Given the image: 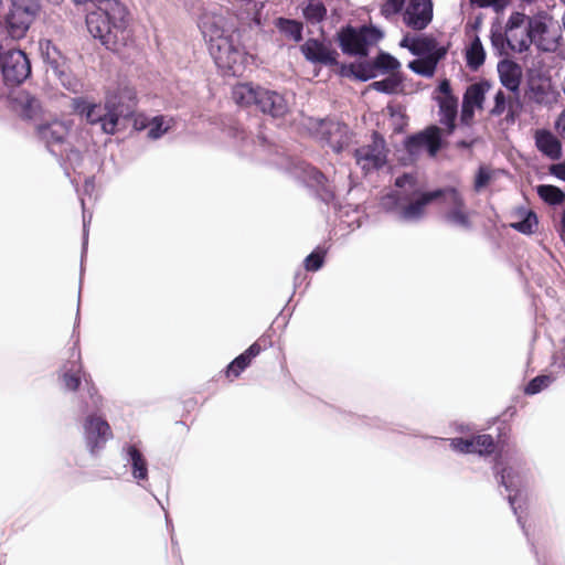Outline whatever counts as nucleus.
Wrapping results in <instances>:
<instances>
[{"mask_svg":"<svg viewBox=\"0 0 565 565\" xmlns=\"http://www.w3.org/2000/svg\"><path fill=\"white\" fill-rule=\"evenodd\" d=\"M404 4L405 0H386L381 7V14L390 19L401 12Z\"/></svg>","mask_w":565,"mask_h":565,"instance_id":"nucleus-44","label":"nucleus"},{"mask_svg":"<svg viewBox=\"0 0 565 565\" xmlns=\"http://www.w3.org/2000/svg\"><path fill=\"white\" fill-rule=\"evenodd\" d=\"M349 72L358 79L367 81L377 76L374 62H359L349 66Z\"/></svg>","mask_w":565,"mask_h":565,"instance_id":"nucleus-39","label":"nucleus"},{"mask_svg":"<svg viewBox=\"0 0 565 565\" xmlns=\"http://www.w3.org/2000/svg\"><path fill=\"white\" fill-rule=\"evenodd\" d=\"M500 462H497L495 469L500 473L501 483L509 491V502L514 513H518L516 499L521 492V488L527 483L525 470L520 466H509L508 468L499 469Z\"/></svg>","mask_w":565,"mask_h":565,"instance_id":"nucleus-17","label":"nucleus"},{"mask_svg":"<svg viewBox=\"0 0 565 565\" xmlns=\"http://www.w3.org/2000/svg\"><path fill=\"white\" fill-rule=\"evenodd\" d=\"M495 178V171L488 167H480L475 180V189L480 191Z\"/></svg>","mask_w":565,"mask_h":565,"instance_id":"nucleus-43","label":"nucleus"},{"mask_svg":"<svg viewBox=\"0 0 565 565\" xmlns=\"http://www.w3.org/2000/svg\"><path fill=\"white\" fill-rule=\"evenodd\" d=\"M301 52L307 60L312 62L324 64H333L335 62V52L317 40H308L301 46Z\"/></svg>","mask_w":565,"mask_h":565,"instance_id":"nucleus-25","label":"nucleus"},{"mask_svg":"<svg viewBox=\"0 0 565 565\" xmlns=\"http://www.w3.org/2000/svg\"><path fill=\"white\" fill-rule=\"evenodd\" d=\"M460 146H462V147H468V143H467V142H465V141H462V142H460Z\"/></svg>","mask_w":565,"mask_h":565,"instance_id":"nucleus-58","label":"nucleus"},{"mask_svg":"<svg viewBox=\"0 0 565 565\" xmlns=\"http://www.w3.org/2000/svg\"><path fill=\"white\" fill-rule=\"evenodd\" d=\"M82 379H84V381H87V377H85V374L82 372Z\"/></svg>","mask_w":565,"mask_h":565,"instance_id":"nucleus-59","label":"nucleus"},{"mask_svg":"<svg viewBox=\"0 0 565 565\" xmlns=\"http://www.w3.org/2000/svg\"><path fill=\"white\" fill-rule=\"evenodd\" d=\"M536 226L537 217L533 212H527L522 221L512 223V227L523 234H532Z\"/></svg>","mask_w":565,"mask_h":565,"instance_id":"nucleus-40","label":"nucleus"},{"mask_svg":"<svg viewBox=\"0 0 565 565\" xmlns=\"http://www.w3.org/2000/svg\"><path fill=\"white\" fill-rule=\"evenodd\" d=\"M30 73V62L24 52L20 50H10L4 54L2 74L8 84H20L28 78Z\"/></svg>","mask_w":565,"mask_h":565,"instance_id":"nucleus-13","label":"nucleus"},{"mask_svg":"<svg viewBox=\"0 0 565 565\" xmlns=\"http://www.w3.org/2000/svg\"><path fill=\"white\" fill-rule=\"evenodd\" d=\"M539 196L551 205H558L565 201V193L554 185L542 184L536 188Z\"/></svg>","mask_w":565,"mask_h":565,"instance_id":"nucleus-36","label":"nucleus"},{"mask_svg":"<svg viewBox=\"0 0 565 565\" xmlns=\"http://www.w3.org/2000/svg\"><path fill=\"white\" fill-rule=\"evenodd\" d=\"M498 73L504 87L511 92L518 90L522 75L521 67L518 64L508 60L501 61L498 64Z\"/></svg>","mask_w":565,"mask_h":565,"instance_id":"nucleus-27","label":"nucleus"},{"mask_svg":"<svg viewBox=\"0 0 565 565\" xmlns=\"http://www.w3.org/2000/svg\"><path fill=\"white\" fill-rule=\"evenodd\" d=\"M531 17L522 12H513L505 25V39L509 47L518 53L525 52L533 43L530 30Z\"/></svg>","mask_w":565,"mask_h":565,"instance_id":"nucleus-10","label":"nucleus"},{"mask_svg":"<svg viewBox=\"0 0 565 565\" xmlns=\"http://www.w3.org/2000/svg\"><path fill=\"white\" fill-rule=\"evenodd\" d=\"M307 127L318 139L327 142L335 152L343 150L351 140L348 126L333 119L320 120L309 118Z\"/></svg>","mask_w":565,"mask_h":565,"instance_id":"nucleus-7","label":"nucleus"},{"mask_svg":"<svg viewBox=\"0 0 565 565\" xmlns=\"http://www.w3.org/2000/svg\"><path fill=\"white\" fill-rule=\"evenodd\" d=\"M415 40H416L415 36L405 35L399 44L402 47H406L412 52L414 44H415Z\"/></svg>","mask_w":565,"mask_h":565,"instance_id":"nucleus-54","label":"nucleus"},{"mask_svg":"<svg viewBox=\"0 0 565 565\" xmlns=\"http://www.w3.org/2000/svg\"><path fill=\"white\" fill-rule=\"evenodd\" d=\"M471 4L477 6L479 8H486V7H495L500 8L504 6L508 0H470Z\"/></svg>","mask_w":565,"mask_h":565,"instance_id":"nucleus-50","label":"nucleus"},{"mask_svg":"<svg viewBox=\"0 0 565 565\" xmlns=\"http://www.w3.org/2000/svg\"><path fill=\"white\" fill-rule=\"evenodd\" d=\"M70 129V122L54 120L50 124L40 126L39 135L49 147H52L54 145L62 143L68 136Z\"/></svg>","mask_w":565,"mask_h":565,"instance_id":"nucleus-24","label":"nucleus"},{"mask_svg":"<svg viewBox=\"0 0 565 565\" xmlns=\"http://www.w3.org/2000/svg\"><path fill=\"white\" fill-rule=\"evenodd\" d=\"M134 95L128 88L109 94L105 104H93L83 98L72 99L75 111L86 118L90 125H99L103 132L113 135L116 131L120 116H128L132 110Z\"/></svg>","mask_w":565,"mask_h":565,"instance_id":"nucleus-1","label":"nucleus"},{"mask_svg":"<svg viewBox=\"0 0 565 565\" xmlns=\"http://www.w3.org/2000/svg\"><path fill=\"white\" fill-rule=\"evenodd\" d=\"M41 10L40 2H10L3 15L8 35L13 40L23 39Z\"/></svg>","mask_w":565,"mask_h":565,"instance_id":"nucleus-4","label":"nucleus"},{"mask_svg":"<svg viewBox=\"0 0 565 565\" xmlns=\"http://www.w3.org/2000/svg\"><path fill=\"white\" fill-rule=\"evenodd\" d=\"M307 127L318 139L327 142L335 152L343 150L351 140L348 126L333 119L320 120L309 118Z\"/></svg>","mask_w":565,"mask_h":565,"instance_id":"nucleus-8","label":"nucleus"},{"mask_svg":"<svg viewBox=\"0 0 565 565\" xmlns=\"http://www.w3.org/2000/svg\"><path fill=\"white\" fill-rule=\"evenodd\" d=\"M172 118H167L164 116H156L146 126V128L148 129L147 134L151 139H158L162 137L172 127Z\"/></svg>","mask_w":565,"mask_h":565,"instance_id":"nucleus-35","label":"nucleus"},{"mask_svg":"<svg viewBox=\"0 0 565 565\" xmlns=\"http://www.w3.org/2000/svg\"><path fill=\"white\" fill-rule=\"evenodd\" d=\"M375 70L379 74L399 73L401 63L387 53H381L374 61Z\"/></svg>","mask_w":565,"mask_h":565,"instance_id":"nucleus-38","label":"nucleus"},{"mask_svg":"<svg viewBox=\"0 0 565 565\" xmlns=\"http://www.w3.org/2000/svg\"><path fill=\"white\" fill-rule=\"evenodd\" d=\"M530 30L533 43L540 51L555 52L561 44V33L554 26L553 18L545 11L531 15Z\"/></svg>","mask_w":565,"mask_h":565,"instance_id":"nucleus-6","label":"nucleus"},{"mask_svg":"<svg viewBox=\"0 0 565 565\" xmlns=\"http://www.w3.org/2000/svg\"><path fill=\"white\" fill-rule=\"evenodd\" d=\"M13 107L26 118H35L42 110L41 103L28 92L19 90L12 97Z\"/></svg>","mask_w":565,"mask_h":565,"instance_id":"nucleus-28","label":"nucleus"},{"mask_svg":"<svg viewBox=\"0 0 565 565\" xmlns=\"http://www.w3.org/2000/svg\"><path fill=\"white\" fill-rule=\"evenodd\" d=\"M83 223H84V245H85V244H86V242H87V231H86L87 220H86V216H85V215H84Z\"/></svg>","mask_w":565,"mask_h":565,"instance_id":"nucleus-57","label":"nucleus"},{"mask_svg":"<svg viewBox=\"0 0 565 565\" xmlns=\"http://www.w3.org/2000/svg\"><path fill=\"white\" fill-rule=\"evenodd\" d=\"M486 51L483 45L479 39V36L475 35L470 43L466 47V61L468 67L471 70H478L484 62Z\"/></svg>","mask_w":565,"mask_h":565,"instance_id":"nucleus-32","label":"nucleus"},{"mask_svg":"<svg viewBox=\"0 0 565 565\" xmlns=\"http://www.w3.org/2000/svg\"><path fill=\"white\" fill-rule=\"evenodd\" d=\"M302 12L306 20L309 23L315 24L321 22L324 19L327 9L321 1L309 0Z\"/></svg>","mask_w":565,"mask_h":565,"instance_id":"nucleus-37","label":"nucleus"},{"mask_svg":"<svg viewBox=\"0 0 565 565\" xmlns=\"http://www.w3.org/2000/svg\"><path fill=\"white\" fill-rule=\"evenodd\" d=\"M395 185L397 189L383 196L381 204L387 211H396L405 221L419 220L427 204L441 195V190L417 194L414 178L409 174L397 178Z\"/></svg>","mask_w":565,"mask_h":565,"instance_id":"nucleus-2","label":"nucleus"},{"mask_svg":"<svg viewBox=\"0 0 565 565\" xmlns=\"http://www.w3.org/2000/svg\"><path fill=\"white\" fill-rule=\"evenodd\" d=\"M554 379L550 375H540L533 379L525 387V393L529 395L537 394L547 387Z\"/></svg>","mask_w":565,"mask_h":565,"instance_id":"nucleus-41","label":"nucleus"},{"mask_svg":"<svg viewBox=\"0 0 565 565\" xmlns=\"http://www.w3.org/2000/svg\"><path fill=\"white\" fill-rule=\"evenodd\" d=\"M370 88L385 94L401 93L403 92L402 75L401 73H391L386 78L373 82Z\"/></svg>","mask_w":565,"mask_h":565,"instance_id":"nucleus-33","label":"nucleus"},{"mask_svg":"<svg viewBox=\"0 0 565 565\" xmlns=\"http://www.w3.org/2000/svg\"><path fill=\"white\" fill-rule=\"evenodd\" d=\"M275 24L289 40L299 42L302 39V24L300 22L279 18L276 20Z\"/></svg>","mask_w":565,"mask_h":565,"instance_id":"nucleus-34","label":"nucleus"},{"mask_svg":"<svg viewBox=\"0 0 565 565\" xmlns=\"http://www.w3.org/2000/svg\"><path fill=\"white\" fill-rule=\"evenodd\" d=\"M82 372L81 354L74 350L72 359L61 369L60 379L63 383V387L67 391H76L82 382Z\"/></svg>","mask_w":565,"mask_h":565,"instance_id":"nucleus-23","label":"nucleus"},{"mask_svg":"<svg viewBox=\"0 0 565 565\" xmlns=\"http://www.w3.org/2000/svg\"><path fill=\"white\" fill-rule=\"evenodd\" d=\"M445 53L444 49H438L425 57L409 62L408 67L418 75L431 77L435 74L439 60Z\"/></svg>","mask_w":565,"mask_h":565,"instance_id":"nucleus-30","label":"nucleus"},{"mask_svg":"<svg viewBox=\"0 0 565 565\" xmlns=\"http://www.w3.org/2000/svg\"><path fill=\"white\" fill-rule=\"evenodd\" d=\"M434 46L435 42L433 40L427 38H416L412 53L414 55H424L426 53L430 54Z\"/></svg>","mask_w":565,"mask_h":565,"instance_id":"nucleus-46","label":"nucleus"},{"mask_svg":"<svg viewBox=\"0 0 565 565\" xmlns=\"http://www.w3.org/2000/svg\"><path fill=\"white\" fill-rule=\"evenodd\" d=\"M323 264V254L313 252L305 259V267L307 270H318Z\"/></svg>","mask_w":565,"mask_h":565,"instance_id":"nucleus-47","label":"nucleus"},{"mask_svg":"<svg viewBox=\"0 0 565 565\" xmlns=\"http://www.w3.org/2000/svg\"><path fill=\"white\" fill-rule=\"evenodd\" d=\"M260 92H263V88L254 87L252 84H238L233 88V99L241 106H257Z\"/></svg>","mask_w":565,"mask_h":565,"instance_id":"nucleus-31","label":"nucleus"},{"mask_svg":"<svg viewBox=\"0 0 565 565\" xmlns=\"http://www.w3.org/2000/svg\"><path fill=\"white\" fill-rule=\"evenodd\" d=\"M60 79L62 85L73 93H77L82 87L79 81L72 77L71 75L62 74Z\"/></svg>","mask_w":565,"mask_h":565,"instance_id":"nucleus-48","label":"nucleus"},{"mask_svg":"<svg viewBox=\"0 0 565 565\" xmlns=\"http://www.w3.org/2000/svg\"><path fill=\"white\" fill-rule=\"evenodd\" d=\"M434 98L439 107L440 122L447 126L449 134L452 132L458 113V99L451 94L449 81H441Z\"/></svg>","mask_w":565,"mask_h":565,"instance_id":"nucleus-15","label":"nucleus"},{"mask_svg":"<svg viewBox=\"0 0 565 565\" xmlns=\"http://www.w3.org/2000/svg\"><path fill=\"white\" fill-rule=\"evenodd\" d=\"M490 85L487 82L475 83L468 86L462 100L461 121L469 125L477 109H482L486 94Z\"/></svg>","mask_w":565,"mask_h":565,"instance_id":"nucleus-19","label":"nucleus"},{"mask_svg":"<svg viewBox=\"0 0 565 565\" xmlns=\"http://www.w3.org/2000/svg\"><path fill=\"white\" fill-rule=\"evenodd\" d=\"M257 107L263 113L279 118L288 113L289 103L284 95L263 88Z\"/></svg>","mask_w":565,"mask_h":565,"instance_id":"nucleus-22","label":"nucleus"},{"mask_svg":"<svg viewBox=\"0 0 565 565\" xmlns=\"http://www.w3.org/2000/svg\"><path fill=\"white\" fill-rule=\"evenodd\" d=\"M215 64L226 75H242L247 65L254 62V56L247 54L232 40H222L221 45L213 44L210 51Z\"/></svg>","mask_w":565,"mask_h":565,"instance_id":"nucleus-3","label":"nucleus"},{"mask_svg":"<svg viewBox=\"0 0 565 565\" xmlns=\"http://www.w3.org/2000/svg\"><path fill=\"white\" fill-rule=\"evenodd\" d=\"M450 447L460 454H478L483 456L493 451L494 443L490 435H478L470 439L452 438L450 439Z\"/></svg>","mask_w":565,"mask_h":565,"instance_id":"nucleus-21","label":"nucleus"},{"mask_svg":"<svg viewBox=\"0 0 565 565\" xmlns=\"http://www.w3.org/2000/svg\"><path fill=\"white\" fill-rule=\"evenodd\" d=\"M199 25L204 39L209 42L210 51H212L213 44L221 45L222 40H232L233 38L225 29V21L221 15L205 13L201 17Z\"/></svg>","mask_w":565,"mask_h":565,"instance_id":"nucleus-20","label":"nucleus"},{"mask_svg":"<svg viewBox=\"0 0 565 565\" xmlns=\"http://www.w3.org/2000/svg\"><path fill=\"white\" fill-rule=\"evenodd\" d=\"M250 361L252 360L245 353H242L228 365L226 371L227 376L237 377L241 372L249 365Z\"/></svg>","mask_w":565,"mask_h":565,"instance_id":"nucleus-42","label":"nucleus"},{"mask_svg":"<svg viewBox=\"0 0 565 565\" xmlns=\"http://www.w3.org/2000/svg\"><path fill=\"white\" fill-rule=\"evenodd\" d=\"M535 145L542 153L553 160L562 156L561 142L551 131L537 130L535 132Z\"/></svg>","mask_w":565,"mask_h":565,"instance_id":"nucleus-29","label":"nucleus"},{"mask_svg":"<svg viewBox=\"0 0 565 565\" xmlns=\"http://www.w3.org/2000/svg\"><path fill=\"white\" fill-rule=\"evenodd\" d=\"M556 129L563 137H565V109L561 113L556 120Z\"/></svg>","mask_w":565,"mask_h":565,"instance_id":"nucleus-53","label":"nucleus"},{"mask_svg":"<svg viewBox=\"0 0 565 565\" xmlns=\"http://www.w3.org/2000/svg\"><path fill=\"white\" fill-rule=\"evenodd\" d=\"M441 130L431 126L425 131L408 138L406 148L411 154L418 156L427 152L430 157H435L440 148Z\"/></svg>","mask_w":565,"mask_h":565,"instance_id":"nucleus-18","label":"nucleus"},{"mask_svg":"<svg viewBox=\"0 0 565 565\" xmlns=\"http://www.w3.org/2000/svg\"><path fill=\"white\" fill-rule=\"evenodd\" d=\"M565 3V0H562Z\"/></svg>","mask_w":565,"mask_h":565,"instance_id":"nucleus-61","label":"nucleus"},{"mask_svg":"<svg viewBox=\"0 0 565 565\" xmlns=\"http://www.w3.org/2000/svg\"><path fill=\"white\" fill-rule=\"evenodd\" d=\"M558 235L565 242V210L562 213L561 223L558 226Z\"/></svg>","mask_w":565,"mask_h":565,"instance_id":"nucleus-56","label":"nucleus"},{"mask_svg":"<svg viewBox=\"0 0 565 565\" xmlns=\"http://www.w3.org/2000/svg\"><path fill=\"white\" fill-rule=\"evenodd\" d=\"M83 434L86 447L90 454L98 452L113 437V431L107 420L96 414H90L83 422Z\"/></svg>","mask_w":565,"mask_h":565,"instance_id":"nucleus-11","label":"nucleus"},{"mask_svg":"<svg viewBox=\"0 0 565 565\" xmlns=\"http://www.w3.org/2000/svg\"><path fill=\"white\" fill-rule=\"evenodd\" d=\"M307 127L318 139L327 142L335 152L343 150L351 140L348 126L333 119L320 120L309 118Z\"/></svg>","mask_w":565,"mask_h":565,"instance_id":"nucleus-9","label":"nucleus"},{"mask_svg":"<svg viewBox=\"0 0 565 565\" xmlns=\"http://www.w3.org/2000/svg\"><path fill=\"white\" fill-rule=\"evenodd\" d=\"M383 38L381 30L374 26L359 29L348 26L339 33L340 45L344 53L366 55L367 47L376 44Z\"/></svg>","mask_w":565,"mask_h":565,"instance_id":"nucleus-5","label":"nucleus"},{"mask_svg":"<svg viewBox=\"0 0 565 565\" xmlns=\"http://www.w3.org/2000/svg\"><path fill=\"white\" fill-rule=\"evenodd\" d=\"M531 98L536 103L546 104L551 102L552 93L550 92V85H540L537 87H531Z\"/></svg>","mask_w":565,"mask_h":565,"instance_id":"nucleus-45","label":"nucleus"},{"mask_svg":"<svg viewBox=\"0 0 565 565\" xmlns=\"http://www.w3.org/2000/svg\"><path fill=\"white\" fill-rule=\"evenodd\" d=\"M127 465L131 468V475L135 480L146 481L148 479V462L145 456L135 445H129L126 448Z\"/></svg>","mask_w":565,"mask_h":565,"instance_id":"nucleus-26","label":"nucleus"},{"mask_svg":"<svg viewBox=\"0 0 565 565\" xmlns=\"http://www.w3.org/2000/svg\"><path fill=\"white\" fill-rule=\"evenodd\" d=\"M93 391H94V387H90V388H89V394H92V395H93Z\"/></svg>","mask_w":565,"mask_h":565,"instance_id":"nucleus-60","label":"nucleus"},{"mask_svg":"<svg viewBox=\"0 0 565 565\" xmlns=\"http://www.w3.org/2000/svg\"><path fill=\"white\" fill-rule=\"evenodd\" d=\"M310 179L317 184V185H322L323 184V181H324V175L318 171L317 169L315 168H310Z\"/></svg>","mask_w":565,"mask_h":565,"instance_id":"nucleus-52","label":"nucleus"},{"mask_svg":"<svg viewBox=\"0 0 565 565\" xmlns=\"http://www.w3.org/2000/svg\"><path fill=\"white\" fill-rule=\"evenodd\" d=\"M440 200L445 206L444 217L447 223L462 230L470 228V214L466 210L463 200L456 189L441 190Z\"/></svg>","mask_w":565,"mask_h":565,"instance_id":"nucleus-12","label":"nucleus"},{"mask_svg":"<svg viewBox=\"0 0 565 565\" xmlns=\"http://www.w3.org/2000/svg\"><path fill=\"white\" fill-rule=\"evenodd\" d=\"M356 164L364 171L381 168L386 162L385 142L379 136H374L371 145L356 149Z\"/></svg>","mask_w":565,"mask_h":565,"instance_id":"nucleus-16","label":"nucleus"},{"mask_svg":"<svg viewBox=\"0 0 565 565\" xmlns=\"http://www.w3.org/2000/svg\"><path fill=\"white\" fill-rule=\"evenodd\" d=\"M550 172L557 179L565 181V161L551 166Z\"/></svg>","mask_w":565,"mask_h":565,"instance_id":"nucleus-51","label":"nucleus"},{"mask_svg":"<svg viewBox=\"0 0 565 565\" xmlns=\"http://www.w3.org/2000/svg\"><path fill=\"white\" fill-rule=\"evenodd\" d=\"M244 353L252 360L260 353V347L254 343Z\"/></svg>","mask_w":565,"mask_h":565,"instance_id":"nucleus-55","label":"nucleus"},{"mask_svg":"<svg viewBox=\"0 0 565 565\" xmlns=\"http://www.w3.org/2000/svg\"><path fill=\"white\" fill-rule=\"evenodd\" d=\"M495 105L492 108L491 113L493 115H501L505 109V96L502 90H499L494 96Z\"/></svg>","mask_w":565,"mask_h":565,"instance_id":"nucleus-49","label":"nucleus"},{"mask_svg":"<svg viewBox=\"0 0 565 565\" xmlns=\"http://www.w3.org/2000/svg\"><path fill=\"white\" fill-rule=\"evenodd\" d=\"M433 14L431 0H409L403 10L402 18L406 26L422 31L431 22Z\"/></svg>","mask_w":565,"mask_h":565,"instance_id":"nucleus-14","label":"nucleus"}]
</instances>
